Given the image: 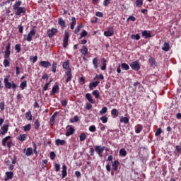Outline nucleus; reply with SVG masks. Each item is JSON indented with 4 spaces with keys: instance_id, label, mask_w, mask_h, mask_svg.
<instances>
[{
    "instance_id": "obj_1",
    "label": "nucleus",
    "mask_w": 181,
    "mask_h": 181,
    "mask_svg": "<svg viewBox=\"0 0 181 181\" xmlns=\"http://www.w3.org/2000/svg\"><path fill=\"white\" fill-rule=\"evenodd\" d=\"M21 5H22V1L21 0L16 1L13 5V9L16 16H21V15H25L26 13V8L21 7Z\"/></svg>"
},
{
    "instance_id": "obj_2",
    "label": "nucleus",
    "mask_w": 181,
    "mask_h": 181,
    "mask_svg": "<svg viewBox=\"0 0 181 181\" xmlns=\"http://www.w3.org/2000/svg\"><path fill=\"white\" fill-rule=\"evenodd\" d=\"M4 83L5 84L6 88H13L14 90H16V87H18L15 83L12 82L11 83V82H9V79H8V78H4Z\"/></svg>"
},
{
    "instance_id": "obj_3",
    "label": "nucleus",
    "mask_w": 181,
    "mask_h": 181,
    "mask_svg": "<svg viewBox=\"0 0 181 181\" xmlns=\"http://www.w3.org/2000/svg\"><path fill=\"white\" fill-rule=\"evenodd\" d=\"M65 78L66 83H69V81H71V79L73 78V75L71 74V69H68L65 71Z\"/></svg>"
},
{
    "instance_id": "obj_4",
    "label": "nucleus",
    "mask_w": 181,
    "mask_h": 181,
    "mask_svg": "<svg viewBox=\"0 0 181 181\" xmlns=\"http://www.w3.org/2000/svg\"><path fill=\"white\" fill-rule=\"evenodd\" d=\"M95 151L98 153L100 158H103V152L105 151V146L101 147V146H95Z\"/></svg>"
},
{
    "instance_id": "obj_5",
    "label": "nucleus",
    "mask_w": 181,
    "mask_h": 181,
    "mask_svg": "<svg viewBox=\"0 0 181 181\" xmlns=\"http://www.w3.org/2000/svg\"><path fill=\"white\" fill-rule=\"evenodd\" d=\"M69 35L67 31H65L64 33V37L63 40V47L66 48L67 46H69Z\"/></svg>"
},
{
    "instance_id": "obj_6",
    "label": "nucleus",
    "mask_w": 181,
    "mask_h": 181,
    "mask_svg": "<svg viewBox=\"0 0 181 181\" xmlns=\"http://www.w3.org/2000/svg\"><path fill=\"white\" fill-rule=\"evenodd\" d=\"M11 56V43L8 42L6 47V51L4 52V58L8 59Z\"/></svg>"
},
{
    "instance_id": "obj_7",
    "label": "nucleus",
    "mask_w": 181,
    "mask_h": 181,
    "mask_svg": "<svg viewBox=\"0 0 181 181\" xmlns=\"http://www.w3.org/2000/svg\"><path fill=\"white\" fill-rule=\"evenodd\" d=\"M130 67L132 69V70H134L135 71H138L141 69V66H139V63L138 62L135 61L130 64Z\"/></svg>"
},
{
    "instance_id": "obj_8",
    "label": "nucleus",
    "mask_w": 181,
    "mask_h": 181,
    "mask_svg": "<svg viewBox=\"0 0 181 181\" xmlns=\"http://www.w3.org/2000/svg\"><path fill=\"white\" fill-rule=\"evenodd\" d=\"M104 35L106 36V37H110L111 36H113L114 35V28L112 27L108 28L107 30L104 32Z\"/></svg>"
},
{
    "instance_id": "obj_9",
    "label": "nucleus",
    "mask_w": 181,
    "mask_h": 181,
    "mask_svg": "<svg viewBox=\"0 0 181 181\" xmlns=\"http://www.w3.org/2000/svg\"><path fill=\"white\" fill-rule=\"evenodd\" d=\"M56 33H57V29L52 28L47 30V35L48 36V37H53L56 35Z\"/></svg>"
},
{
    "instance_id": "obj_10",
    "label": "nucleus",
    "mask_w": 181,
    "mask_h": 181,
    "mask_svg": "<svg viewBox=\"0 0 181 181\" xmlns=\"http://www.w3.org/2000/svg\"><path fill=\"white\" fill-rule=\"evenodd\" d=\"M11 179H13V172L12 171L6 172V176L4 177V180L8 181Z\"/></svg>"
},
{
    "instance_id": "obj_11",
    "label": "nucleus",
    "mask_w": 181,
    "mask_h": 181,
    "mask_svg": "<svg viewBox=\"0 0 181 181\" xmlns=\"http://www.w3.org/2000/svg\"><path fill=\"white\" fill-rule=\"evenodd\" d=\"M8 124H4L1 129L0 132V135H5V134H6L8 132Z\"/></svg>"
},
{
    "instance_id": "obj_12",
    "label": "nucleus",
    "mask_w": 181,
    "mask_h": 181,
    "mask_svg": "<svg viewBox=\"0 0 181 181\" xmlns=\"http://www.w3.org/2000/svg\"><path fill=\"white\" fill-rule=\"evenodd\" d=\"M40 66H42V67H45V69H47V67H50L52 66V64L47 61H41L40 62Z\"/></svg>"
},
{
    "instance_id": "obj_13",
    "label": "nucleus",
    "mask_w": 181,
    "mask_h": 181,
    "mask_svg": "<svg viewBox=\"0 0 181 181\" xmlns=\"http://www.w3.org/2000/svg\"><path fill=\"white\" fill-rule=\"evenodd\" d=\"M62 179H64V177L67 176V166H66V165H62Z\"/></svg>"
},
{
    "instance_id": "obj_14",
    "label": "nucleus",
    "mask_w": 181,
    "mask_h": 181,
    "mask_svg": "<svg viewBox=\"0 0 181 181\" xmlns=\"http://www.w3.org/2000/svg\"><path fill=\"white\" fill-rule=\"evenodd\" d=\"M57 115H59V112H55L53 115L51 117V119H50V125L53 126L54 125V122H55V118L57 117Z\"/></svg>"
},
{
    "instance_id": "obj_15",
    "label": "nucleus",
    "mask_w": 181,
    "mask_h": 181,
    "mask_svg": "<svg viewBox=\"0 0 181 181\" xmlns=\"http://www.w3.org/2000/svg\"><path fill=\"white\" fill-rule=\"evenodd\" d=\"M24 153L25 154L26 156H30L32 153H33V149L30 147L26 148H24Z\"/></svg>"
},
{
    "instance_id": "obj_16",
    "label": "nucleus",
    "mask_w": 181,
    "mask_h": 181,
    "mask_svg": "<svg viewBox=\"0 0 181 181\" xmlns=\"http://www.w3.org/2000/svg\"><path fill=\"white\" fill-rule=\"evenodd\" d=\"M99 84H100V81H98L90 83L89 84L90 90H94V88H95V87H97V86H98Z\"/></svg>"
},
{
    "instance_id": "obj_17",
    "label": "nucleus",
    "mask_w": 181,
    "mask_h": 181,
    "mask_svg": "<svg viewBox=\"0 0 181 181\" xmlns=\"http://www.w3.org/2000/svg\"><path fill=\"white\" fill-rule=\"evenodd\" d=\"M86 98L88 100V101H89V103H91V104H95V100H94V99H93V96H91V94L86 93Z\"/></svg>"
},
{
    "instance_id": "obj_18",
    "label": "nucleus",
    "mask_w": 181,
    "mask_h": 181,
    "mask_svg": "<svg viewBox=\"0 0 181 181\" xmlns=\"http://www.w3.org/2000/svg\"><path fill=\"white\" fill-rule=\"evenodd\" d=\"M142 36H143V37H145V39H148L149 37H152V35L148 30L143 31L142 32Z\"/></svg>"
},
{
    "instance_id": "obj_19",
    "label": "nucleus",
    "mask_w": 181,
    "mask_h": 181,
    "mask_svg": "<svg viewBox=\"0 0 181 181\" xmlns=\"http://www.w3.org/2000/svg\"><path fill=\"white\" fill-rule=\"evenodd\" d=\"M112 166L113 170H118V166H119V162L118 160H115L112 163Z\"/></svg>"
},
{
    "instance_id": "obj_20",
    "label": "nucleus",
    "mask_w": 181,
    "mask_h": 181,
    "mask_svg": "<svg viewBox=\"0 0 181 181\" xmlns=\"http://www.w3.org/2000/svg\"><path fill=\"white\" fill-rule=\"evenodd\" d=\"M80 52L83 56H87V54H88V48L86 46H83Z\"/></svg>"
},
{
    "instance_id": "obj_21",
    "label": "nucleus",
    "mask_w": 181,
    "mask_h": 181,
    "mask_svg": "<svg viewBox=\"0 0 181 181\" xmlns=\"http://www.w3.org/2000/svg\"><path fill=\"white\" fill-rule=\"evenodd\" d=\"M55 144L57 146H59V145L63 146L66 145V141L64 140L57 139V140H55Z\"/></svg>"
},
{
    "instance_id": "obj_22",
    "label": "nucleus",
    "mask_w": 181,
    "mask_h": 181,
    "mask_svg": "<svg viewBox=\"0 0 181 181\" xmlns=\"http://www.w3.org/2000/svg\"><path fill=\"white\" fill-rule=\"evenodd\" d=\"M62 67L63 69H65L67 70H69V69H71L70 68V60H66V62H64L62 64Z\"/></svg>"
},
{
    "instance_id": "obj_23",
    "label": "nucleus",
    "mask_w": 181,
    "mask_h": 181,
    "mask_svg": "<svg viewBox=\"0 0 181 181\" xmlns=\"http://www.w3.org/2000/svg\"><path fill=\"white\" fill-rule=\"evenodd\" d=\"M170 49V45H169V43L165 42L162 47V50H164V52H169Z\"/></svg>"
},
{
    "instance_id": "obj_24",
    "label": "nucleus",
    "mask_w": 181,
    "mask_h": 181,
    "mask_svg": "<svg viewBox=\"0 0 181 181\" xmlns=\"http://www.w3.org/2000/svg\"><path fill=\"white\" fill-rule=\"evenodd\" d=\"M59 90V85H54L52 87V89L50 92V95H53V94H56L57 91Z\"/></svg>"
},
{
    "instance_id": "obj_25",
    "label": "nucleus",
    "mask_w": 181,
    "mask_h": 181,
    "mask_svg": "<svg viewBox=\"0 0 181 181\" xmlns=\"http://www.w3.org/2000/svg\"><path fill=\"white\" fill-rule=\"evenodd\" d=\"M73 134H74V128L70 127L66 131V136H70V135H73Z\"/></svg>"
},
{
    "instance_id": "obj_26",
    "label": "nucleus",
    "mask_w": 181,
    "mask_h": 181,
    "mask_svg": "<svg viewBox=\"0 0 181 181\" xmlns=\"http://www.w3.org/2000/svg\"><path fill=\"white\" fill-rule=\"evenodd\" d=\"M58 25H59V26H62V28H66V21H64V20H63L62 18H59Z\"/></svg>"
},
{
    "instance_id": "obj_27",
    "label": "nucleus",
    "mask_w": 181,
    "mask_h": 181,
    "mask_svg": "<svg viewBox=\"0 0 181 181\" xmlns=\"http://www.w3.org/2000/svg\"><path fill=\"white\" fill-rule=\"evenodd\" d=\"M142 129H143L142 125H141V124L136 125V127H135L136 134H139L141 132V131H142Z\"/></svg>"
},
{
    "instance_id": "obj_28",
    "label": "nucleus",
    "mask_w": 181,
    "mask_h": 181,
    "mask_svg": "<svg viewBox=\"0 0 181 181\" xmlns=\"http://www.w3.org/2000/svg\"><path fill=\"white\" fill-rule=\"evenodd\" d=\"M102 64H103V66H102V67H101V70H106L107 69V60H105V58H103L102 59Z\"/></svg>"
},
{
    "instance_id": "obj_29",
    "label": "nucleus",
    "mask_w": 181,
    "mask_h": 181,
    "mask_svg": "<svg viewBox=\"0 0 181 181\" xmlns=\"http://www.w3.org/2000/svg\"><path fill=\"white\" fill-rule=\"evenodd\" d=\"M11 139V136H7L2 139V145L6 146V142Z\"/></svg>"
},
{
    "instance_id": "obj_30",
    "label": "nucleus",
    "mask_w": 181,
    "mask_h": 181,
    "mask_svg": "<svg viewBox=\"0 0 181 181\" xmlns=\"http://www.w3.org/2000/svg\"><path fill=\"white\" fill-rule=\"evenodd\" d=\"M71 21L72 22L71 23L70 28L71 29V30H73V29H74V26H76V23H77V21H76L75 17H72Z\"/></svg>"
},
{
    "instance_id": "obj_31",
    "label": "nucleus",
    "mask_w": 181,
    "mask_h": 181,
    "mask_svg": "<svg viewBox=\"0 0 181 181\" xmlns=\"http://www.w3.org/2000/svg\"><path fill=\"white\" fill-rule=\"evenodd\" d=\"M34 127L35 129H39V128H40V121H39V119H35L34 122Z\"/></svg>"
},
{
    "instance_id": "obj_32",
    "label": "nucleus",
    "mask_w": 181,
    "mask_h": 181,
    "mask_svg": "<svg viewBox=\"0 0 181 181\" xmlns=\"http://www.w3.org/2000/svg\"><path fill=\"white\" fill-rule=\"evenodd\" d=\"M119 153V156H122L123 158H124V156H127V150H125V148H122L120 149Z\"/></svg>"
},
{
    "instance_id": "obj_33",
    "label": "nucleus",
    "mask_w": 181,
    "mask_h": 181,
    "mask_svg": "<svg viewBox=\"0 0 181 181\" xmlns=\"http://www.w3.org/2000/svg\"><path fill=\"white\" fill-rule=\"evenodd\" d=\"M120 122H124V124H128L129 122V119L128 117H122L119 119Z\"/></svg>"
},
{
    "instance_id": "obj_34",
    "label": "nucleus",
    "mask_w": 181,
    "mask_h": 181,
    "mask_svg": "<svg viewBox=\"0 0 181 181\" xmlns=\"http://www.w3.org/2000/svg\"><path fill=\"white\" fill-rule=\"evenodd\" d=\"M25 117L28 119V121H32V112H30V110L25 113Z\"/></svg>"
},
{
    "instance_id": "obj_35",
    "label": "nucleus",
    "mask_w": 181,
    "mask_h": 181,
    "mask_svg": "<svg viewBox=\"0 0 181 181\" xmlns=\"http://www.w3.org/2000/svg\"><path fill=\"white\" fill-rule=\"evenodd\" d=\"M93 64L95 69H98V58H94L93 59Z\"/></svg>"
},
{
    "instance_id": "obj_36",
    "label": "nucleus",
    "mask_w": 181,
    "mask_h": 181,
    "mask_svg": "<svg viewBox=\"0 0 181 181\" xmlns=\"http://www.w3.org/2000/svg\"><path fill=\"white\" fill-rule=\"evenodd\" d=\"M92 94L95 96V98H100V91L98 90H93Z\"/></svg>"
},
{
    "instance_id": "obj_37",
    "label": "nucleus",
    "mask_w": 181,
    "mask_h": 181,
    "mask_svg": "<svg viewBox=\"0 0 181 181\" xmlns=\"http://www.w3.org/2000/svg\"><path fill=\"white\" fill-rule=\"evenodd\" d=\"M25 87H28V82L26 81H24L21 83L20 88H21V90H25Z\"/></svg>"
},
{
    "instance_id": "obj_38",
    "label": "nucleus",
    "mask_w": 181,
    "mask_h": 181,
    "mask_svg": "<svg viewBox=\"0 0 181 181\" xmlns=\"http://www.w3.org/2000/svg\"><path fill=\"white\" fill-rule=\"evenodd\" d=\"M149 63L151 64V66H156V61H155V59H153V57H151L149 59Z\"/></svg>"
},
{
    "instance_id": "obj_39",
    "label": "nucleus",
    "mask_w": 181,
    "mask_h": 181,
    "mask_svg": "<svg viewBox=\"0 0 181 181\" xmlns=\"http://www.w3.org/2000/svg\"><path fill=\"white\" fill-rule=\"evenodd\" d=\"M51 69L52 73H56V69H57V63L53 62Z\"/></svg>"
},
{
    "instance_id": "obj_40",
    "label": "nucleus",
    "mask_w": 181,
    "mask_h": 181,
    "mask_svg": "<svg viewBox=\"0 0 181 181\" xmlns=\"http://www.w3.org/2000/svg\"><path fill=\"white\" fill-rule=\"evenodd\" d=\"M28 135L27 134H21L18 137L19 141H21V142H23L24 141H26Z\"/></svg>"
},
{
    "instance_id": "obj_41",
    "label": "nucleus",
    "mask_w": 181,
    "mask_h": 181,
    "mask_svg": "<svg viewBox=\"0 0 181 181\" xmlns=\"http://www.w3.org/2000/svg\"><path fill=\"white\" fill-rule=\"evenodd\" d=\"M131 37L133 40H139V39H141V35H139V34L132 35Z\"/></svg>"
},
{
    "instance_id": "obj_42",
    "label": "nucleus",
    "mask_w": 181,
    "mask_h": 181,
    "mask_svg": "<svg viewBox=\"0 0 181 181\" xmlns=\"http://www.w3.org/2000/svg\"><path fill=\"white\" fill-rule=\"evenodd\" d=\"M121 67L124 70H129V65H128L127 63L122 64Z\"/></svg>"
},
{
    "instance_id": "obj_43",
    "label": "nucleus",
    "mask_w": 181,
    "mask_h": 181,
    "mask_svg": "<svg viewBox=\"0 0 181 181\" xmlns=\"http://www.w3.org/2000/svg\"><path fill=\"white\" fill-rule=\"evenodd\" d=\"M112 115H115V117H118L119 112H118V110L117 109H113L111 111Z\"/></svg>"
},
{
    "instance_id": "obj_44",
    "label": "nucleus",
    "mask_w": 181,
    "mask_h": 181,
    "mask_svg": "<svg viewBox=\"0 0 181 181\" xmlns=\"http://www.w3.org/2000/svg\"><path fill=\"white\" fill-rule=\"evenodd\" d=\"M86 138H87V136L85 133H82L79 136L80 141H86Z\"/></svg>"
},
{
    "instance_id": "obj_45",
    "label": "nucleus",
    "mask_w": 181,
    "mask_h": 181,
    "mask_svg": "<svg viewBox=\"0 0 181 181\" xmlns=\"http://www.w3.org/2000/svg\"><path fill=\"white\" fill-rule=\"evenodd\" d=\"M31 127H32V125L30 124H28L27 125L23 127V131H25V132L30 131Z\"/></svg>"
},
{
    "instance_id": "obj_46",
    "label": "nucleus",
    "mask_w": 181,
    "mask_h": 181,
    "mask_svg": "<svg viewBox=\"0 0 181 181\" xmlns=\"http://www.w3.org/2000/svg\"><path fill=\"white\" fill-rule=\"evenodd\" d=\"M100 119L102 120V122L103 124H107V122H108V117H107V116H103L100 117Z\"/></svg>"
},
{
    "instance_id": "obj_47",
    "label": "nucleus",
    "mask_w": 181,
    "mask_h": 181,
    "mask_svg": "<svg viewBox=\"0 0 181 181\" xmlns=\"http://www.w3.org/2000/svg\"><path fill=\"white\" fill-rule=\"evenodd\" d=\"M15 50H16L17 53H20L21 48V44H17L15 45Z\"/></svg>"
},
{
    "instance_id": "obj_48",
    "label": "nucleus",
    "mask_w": 181,
    "mask_h": 181,
    "mask_svg": "<svg viewBox=\"0 0 181 181\" xmlns=\"http://www.w3.org/2000/svg\"><path fill=\"white\" fill-rule=\"evenodd\" d=\"M107 110H108L107 107H103L102 110L100 111V114L103 115V114H105V112H107Z\"/></svg>"
},
{
    "instance_id": "obj_49",
    "label": "nucleus",
    "mask_w": 181,
    "mask_h": 181,
    "mask_svg": "<svg viewBox=\"0 0 181 181\" xmlns=\"http://www.w3.org/2000/svg\"><path fill=\"white\" fill-rule=\"evenodd\" d=\"M3 64H4V67L9 66V61L6 58H5V59L3 62Z\"/></svg>"
},
{
    "instance_id": "obj_50",
    "label": "nucleus",
    "mask_w": 181,
    "mask_h": 181,
    "mask_svg": "<svg viewBox=\"0 0 181 181\" xmlns=\"http://www.w3.org/2000/svg\"><path fill=\"white\" fill-rule=\"evenodd\" d=\"M143 4H144V2L142 1V0L136 1V6H142Z\"/></svg>"
},
{
    "instance_id": "obj_51",
    "label": "nucleus",
    "mask_w": 181,
    "mask_h": 181,
    "mask_svg": "<svg viewBox=\"0 0 181 181\" xmlns=\"http://www.w3.org/2000/svg\"><path fill=\"white\" fill-rule=\"evenodd\" d=\"M81 28H83L82 25H80L77 26V28L75 30L76 35H77V33H78V32H80V30H81Z\"/></svg>"
},
{
    "instance_id": "obj_52",
    "label": "nucleus",
    "mask_w": 181,
    "mask_h": 181,
    "mask_svg": "<svg viewBox=\"0 0 181 181\" xmlns=\"http://www.w3.org/2000/svg\"><path fill=\"white\" fill-rule=\"evenodd\" d=\"M160 134H162V129L158 128V129L156 130V133H155V135H156V136H159V135H160Z\"/></svg>"
},
{
    "instance_id": "obj_53",
    "label": "nucleus",
    "mask_w": 181,
    "mask_h": 181,
    "mask_svg": "<svg viewBox=\"0 0 181 181\" xmlns=\"http://www.w3.org/2000/svg\"><path fill=\"white\" fill-rule=\"evenodd\" d=\"M127 22H129V21H132V22H135V21H136V18L134 16H130L128 18H127Z\"/></svg>"
},
{
    "instance_id": "obj_54",
    "label": "nucleus",
    "mask_w": 181,
    "mask_h": 181,
    "mask_svg": "<svg viewBox=\"0 0 181 181\" xmlns=\"http://www.w3.org/2000/svg\"><path fill=\"white\" fill-rule=\"evenodd\" d=\"M33 146L34 149V153H35L36 156H37V150L36 144L33 143Z\"/></svg>"
},
{
    "instance_id": "obj_55",
    "label": "nucleus",
    "mask_w": 181,
    "mask_h": 181,
    "mask_svg": "<svg viewBox=\"0 0 181 181\" xmlns=\"http://www.w3.org/2000/svg\"><path fill=\"white\" fill-rule=\"evenodd\" d=\"M0 110H1V111H4L5 110V103H0Z\"/></svg>"
},
{
    "instance_id": "obj_56",
    "label": "nucleus",
    "mask_w": 181,
    "mask_h": 181,
    "mask_svg": "<svg viewBox=\"0 0 181 181\" xmlns=\"http://www.w3.org/2000/svg\"><path fill=\"white\" fill-rule=\"evenodd\" d=\"M54 168H55L56 172H59V170H60V164L55 163Z\"/></svg>"
},
{
    "instance_id": "obj_57",
    "label": "nucleus",
    "mask_w": 181,
    "mask_h": 181,
    "mask_svg": "<svg viewBox=\"0 0 181 181\" xmlns=\"http://www.w3.org/2000/svg\"><path fill=\"white\" fill-rule=\"evenodd\" d=\"M89 131L90 132H95V126L92 125V126L89 127Z\"/></svg>"
},
{
    "instance_id": "obj_58",
    "label": "nucleus",
    "mask_w": 181,
    "mask_h": 181,
    "mask_svg": "<svg viewBox=\"0 0 181 181\" xmlns=\"http://www.w3.org/2000/svg\"><path fill=\"white\" fill-rule=\"evenodd\" d=\"M56 158V153H54V152L52 151L50 153V159H52V160H53V159H54Z\"/></svg>"
},
{
    "instance_id": "obj_59",
    "label": "nucleus",
    "mask_w": 181,
    "mask_h": 181,
    "mask_svg": "<svg viewBox=\"0 0 181 181\" xmlns=\"http://www.w3.org/2000/svg\"><path fill=\"white\" fill-rule=\"evenodd\" d=\"M87 31L84 30L81 33V37L80 39H81V37H86V35H87Z\"/></svg>"
},
{
    "instance_id": "obj_60",
    "label": "nucleus",
    "mask_w": 181,
    "mask_h": 181,
    "mask_svg": "<svg viewBox=\"0 0 181 181\" xmlns=\"http://www.w3.org/2000/svg\"><path fill=\"white\" fill-rule=\"evenodd\" d=\"M95 15L98 18H103V16H104V14L100 11L96 12Z\"/></svg>"
},
{
    "instance_id": "obj_61",
    "label": "nucleus",
    "mask_w": 181,
    "mask_h": 181,
    "mask_svg": "<svg viewBox=\"0 0 181 181\" xmlns=\"http://www.w3.org/2000/svg\"><path fill=\"white\" fill-rule=\"evenodd\" d=\"M18 32H20V33H23V26L22 25H18Z\"/></svg>"
},
{
    "instance_id": "obj_62",
    "label": "nucleus",
    "mask_w": 181,
    "mask_h": 181,
    "mask_svg": "<svg viewBox=\"0 0 181 181\" xmlns=\"http://www.w3.org/2000/svg\"><path fill=\"white\" fill-rule=\"evenodd\" d=\"M89 153L90 154V156H94L95 150L93 148H90Z\"/></svg>"
},
{
    "instance_id": "obj_63",
    "label": "nucleus",
    "mask_w": 181,
    "mask_h": 181,
    "mask_svg": "<svg viewBox=\"0 0 181 181\" xmlns=\"http://www.w3.org/2000/svg\"><path fill=\"white\" fill-rule=\"evenodd\" d=\"M28 42H32V35L30 34H28V37L26 39Z\"/></svg>"
},
{
    "instance_id": "obj_64",
    "label": "nucleus",
    "mask_w": 181,
    "mask_h": 181,
    "mask_svg": "<svg viewBox=\"0 0 181 181\" xmlns=\"http://www.w3.org/2000/svg\"><path fill=\"white\" fill-rule=\"evenodd\" d=\"M176 151L178 152V153H181V146H177Z\"/></svg>"
}]
</instances>
